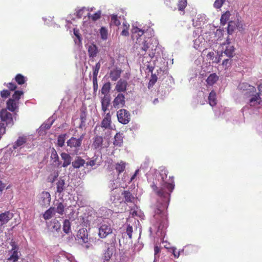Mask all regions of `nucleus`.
I'll list each match as a JSON object with an SVG mask.
<instances>
[{
  "label": "nucleus",
  "instance_id": "nucleus-34",
  "mask_svg": "<svg viewBox=\"0 0 262 262\" xmlns=\"http://www.w3.org/2000/svg\"><path fill=\"white\" fill-rule=\"evenodd\" d=\"M140 53L142 55H145L146 53L147 52V51L149 50L150 48V45L149 43L147 42V41L144 40L143 41L141 45H140Z\"/></svg>",
  "mask_w": 262,
  "mask_h": 262
},
{
  "label": "nucleus",
  "instance_id": "nucleus-22",
  "mask_svg": "<svg viewBox=\"0 0 262 262\" xmlns=\"http://www.w3.org/2000/svg\"><path fill=\"white\" fill-rule=\"evenodd\" d=\"M122 195L125 200V203H134L135 200V197L132 193L128 190H124L122 192Z\"/></svg>",
  "mask_w": 262,
  "mask_h": 262
},
{
  "label": "nucleus",
  "instance_id": "nucleus-50",
  "mask_svg": "<svg viewBox=\"0 0 262 262\" xmlns=\"http://www.w3.org/2000/svg\"><path fill=\"white\" fill-rule=\"evenodd\" d=\"M123 26H124V28L122 31V32L121 33V35L122 36H127L129 35V33H128V30L129 25H126V24H125V23H123Z\"/></svg>",
  "mask_w": 262,
  "mask_h": 262
},
{
  "label": "nucleus",
  "instance_id": "nucleus-9",
  "mask_svg": "<svg viewBox=\"0 0 262 262\" xmlns=\"http://www.w3.org/2000/svg\"><path fill=\"white\" fill-rule=\"evenodd\" d=\"M51 200L50 193L47 191H43L40 195L39 201L41 206L47 207L50 204Z\"/></svg>",
  "mask_w": 262,
  "mask_h": 262
},
{
  "label": "nucleus",
  "instance_id": "nucleus-60",
  "mask_svg": "<svg viewBox=\"0 0 262 262\" xmlns=\"http://www.w3.org/2000/svg\"><path fill=\"white\" fill-rule=\"evenodd\" d=\"M139 172V170H136L135 171V173L134 174V175L130 179V181H132L136 177L137 174H138Z\"/></svg>",
  "mask_w": 262,
  "mask_h": 262
},
{
  "label": "nucleus",
  "instance_id": "nucleus-2",
  "mask_svg": "<svg viewBox=\"0 0 262 262\" xmlns=\"http://www.w3.org/2000/svg\"><path fill=\"white\" fill-rule=\"evenodd\" d=\"M0 118L2 123H5L7 126H12L14 125V120L12 117V114L8 112L6 109H3L0 112Z\"/></svg>",
  "mask_w": 262,
  "mask_h": 262
},
{
  "label": "nucleus",
  "instance_id": "nucleus-62",
  "mask_svg": "<svg viewBox=\"0 0 262 262\" xmlns=\"http://www.w3.org/2000/svg\"><path fill=\"white\" fill-rule=\"evenodd\" d=\"M173 254L174 255L175 257H179V253L177 252L176 250H173Z\"/></svg>",
  "mask_w": 262,
  "mask_h": 262
},
{
  "label": "nucleus",
  "instance_id": "nucleus-26",
  "mask_svg": "<svg viewBox=\"0 0 262 262\" xmlns=\"http://www.w3.org/2000/svg\"><path fill=\"white\" fill-rule=\"evenodd\" d=\"M219 80V76L215 73L211 74L207 78L206 81L207 85H212Z\"/></svg>",
  "mask_w": 262,
  "mask_h": 262
},
{
  "label": "nucleus",
  "instance_id": "nucleus-8",
  "mask_svg": "<svg viewBox=\"0 0 262 262\" xmlns=\"http://www.w3.org/2000/svg\"><path fill=\"white\" fill-rule=\"evenodd\" d=\"M125 104V96L122 93H119L113 101V105L115 108L123 107L124 106Z\"/></svg>",
  "mask_w": 262,
  "mask_h": 262
},
{
  "label": "nucleus",
  "instance_id": "nucleus-6",
  "mask_svg": "<svg viewBox=\"0 0 262 262\" xmlns=\"http://www.w3.org/2000/svg\"><path fill=\"white\" fill-rule=\"evenodd\" d=\"M85 134H82L78 138L76 137H71L67 141V145L71 148H79L82 144V141L85 136Z\"/></svg>",
  "mask_w": 262,
  "mask_h": 262
},
{
  "label": "nucleus",
  "instance_id": "nucleus-41",
  "mask_svg": "<svg viewBox=\"0 0 262 262\" xmlns=\"http://www.w3.org/2000/svg\"><path fill=\"white\" fill-rule=\"evenodd\" d=\"M63 230L66 233H69L71 230V223L68 220H65L63 224Z\"/></svg>",
  "mask_w": 262,
  "mask_h": 262
},
{
  "label": "nucleus",
  "instance_id": "nucleus-21",
  "mask_svg": "<svg viewBox=\"0 0 262 262\" xmlns=\"http://www.w3.org/2000/svg\"><path fill=\"white\" fill-rule=\"evenodd\" d=\"M27 138L26 136H19L17 140L13 144V149H17L18 147L24 145L27 142Z\"/></svg>",
  "mask_w": 262,
  "mask_h": 262
},
{
  "label": "nucleus",
  "instance_id": "nucleus-5",
  "mask_svg": "<svg viewBox=\"0 0 262 262\" xmlns=\"http://www.w3.org/2000/svg\"><path fill=\"white\" fill-rule=\"evenodd\" d=\"M77 239L82 243L86 244L85 246L86 249H89L91 247L89 243V238L88 237V231L86 229L82 228L78 230L77 234Z\"/></svg>",
  "mask_w": 262,
  "mask_h": 262
},
{
  "label": "nucleus",
  "instance_id": "nucleus-39",
  "mask_svg": "<svg viewBox=\"0 0 262 262\" xmlns=\"http://www.w3.org/2000/svg\"><path fill=\"white\" fill-rule=\"evenodd\" d=\"M125 168V163L121 161L120 163H117L116 164L115 169L119 174L122 172Z\"/></svg>",
  "mask_w": 262,
  "mask_h": 262
},
{
  "label": "nucleus",
  "instance_id": "nucleus-59",
  "mask_svg": "<svg viewBox=\"0 0 262 262\" xmlns=\"http://www.w3.org/2000/svg\"><path fill=\"white\" fill-rule=\"evenodd\" d=\"M6 185L4 183L0 181V193L5 189Z\"/></svg>",
  "mask_w": 262,
  "mask_h": 262
},
{
  "label": "nucleus",
  "instance_id": "nucleus-14",
  "mask_svg": "<svg viewBox=\"0 0 262 262\" xmlns=\"http://www.w3.org/2000/svg\"><path fill=\"white\" fill-rule=\"evenodd\" d=\"M110 96L109 95H105L101 98V103L102 106V110L104 113L106 111L108 110V106L110 105Z\"/></svg>",
  "mask_w": 262,
  "mask_h": 262
},
{
  "label": "nucleus",
  "instance_id": "nucleus-48",
  "mask_svg": "<svg viewBox=\"0 0 262 262\" xmlns=\"http://www.w3.org/2000/svg\"><path fill=\"white\" fill-rule=\"evenodd\" d=\"M100 33L101 35V38L105 40L107 38V30L104 27L101 28L100 30Z\"/></svg>",
  "mask_w": 262,
  "mask_h": 262
},
{
  "label": "nucleus",
  "instance_id": "nucleus-23",
  "mask_svg": "<svg viewBox=\"0 0 262 262\" xmlns=\"http://www.w3.org/2000/svg\"><path fill=\"white\" fill-rule=\"evenodd\" d=\"M60 156L61 159L63 160L62 166L63 167H67L71 163L72 158L71 156L69 154L66 152L61 153Z\"/></svg>",
  "mask_w": 262,
  "mask_h": 262
},
{
  "label": "nucleus",
  "instance_id": "nucleus-10",
  "mask_svg": "<svg viewBox=\"0 0 262 262\" xmlns=\"http://www.w3.org/2000/svg\"><path fill=\"white\" fill-rule=\"evenodd\" d=\"M10 244L12 247L10 251L11 253V255L8 258V260L12 262H16L18 259V247L14 242H11Z\"/></svg>",
  "mask_w": 262,
  "mask_h": 262
},
{
  "label": "nucleus",
  "instance_id": "nucleus-51",
  "mask_svg": "<svg viewBox=\"0 0 262 262\" xmlns=\"http://www.w3.org/2000/svg\"><path fill=\"white\" fill-rule=\"evenodd\" d=\"M126 233L128 237L131 239L132 238V233L133 232V227L130 225H128L126 228Z\"/></svg>",
  "mask_w": 262,
  "mask_h": 262
},
{
  "label": "nucleus",
  "instance_id": "nucleus-13",
  "mask_svg": "<svg viewBox=\"0 0 262 262\" xmlns=\"http://www.w3.org/2000/svg\"><path fill=\"white\" fill-rule=\"evenodd\" d=\"M252 97L249 99V104L251 106H255L259 105L261 102V98L259 93H256L254 95L252 94Z\"/></svg>",
  "mask_w": 262,
  "mask_h": 262
},
{
  "label": "nucleus",
  "instance_id": "nucleus-27",
  "mask_svg": "<svg viewBox=\"0 0 262 262\" xmlns=\"http://www.w3.org/2000/svg\"><path fill=\"white\" fill-rule=\"evenodd\" d=\"M123 136L122 134L118 133L114 137V141L113 143L114 145L117 146H121L123 143Z\"/></svg>",
  "mask_w": 262,
  "mask_h": 262
},
{
  "label": "nucleus",
  "instance_id": "nucleus-20",
  "mask_svg": "<svg viewBox=\"0 0 262 262\" xmlns=\"http://www.w3.org/2000/svg\"><path fill=\"white\" fill-rule=\"evenodd\" d=\"M122 71L120 69L115 68L110 72V77L113 81H116L120 78Z\"/></svg>",
  "mask_w": 262,
  "mask_h": 262
},
{
  "label": "nucleus",
  "instance_id": "nucleus-4",
  "mask_svg": "<svg viewBox=\"0 0 262 262\" xmlns=\"http://www.w3.org/2000/svg\"><path fill=\"white\" fill-rule=\"evenodd\" d=\"M118 121L123 124H127L130 120V115L129 112L125 109H121L117 112Z\"/></svg>",
  "mask_w": 262,
  "mask_h": 262
},
{
  "label": "nucleus",
  "instance_id": "nucleus-12",
  "mask_svg": "<svg viewBox=\"0 0 262 262\" xmlns=\"http://www.w3.org/2000/svg\"><path fill=\"white\" fill-rule=\"evenodd\" d=\"M103 138L102 136L96 135L93 139L92 147L94 149L100 150L102 147Z\"/></svg>",
  "mask_w": 262,
  "mask_h": 262
},
{
  "label": "nucleus",
  "instance_id": "nucleus-18",
  "mask_svg": "<svg viewBox=\"0 0 262 262\" xmlns=\"http://www.w3.org/2000/svg\"><path fill=\"white\" fill-rule=\"evenodd\" d=\"M19 102L10 98L7 101V108L11 112H14L18 109Z\"/></svg>",
  "mask_w": 262,
  "mask_h": 262
},
{
  "label": "nucleus",
  "instance_id": "nucleus-37",
  "mask_svg": "<svg viewBox=\"0 0 262 262\" xmlns=\"http://www.w3.org/2000/svg\"><path fill=\"white\" fill-rule=\"evenodd\" d=\"M111 89V83L108 82L103 84L102 88H101V93L105 95H108V93L110 92Z\"/></svg>",
  "mask_w": 262,
  "mask_h": 262
},
{
  "label": "nucleus",
  "instance_id": "nucleus-45",
  "mask_svg": "<svg viewBox=\"0 0 262 262\" xmlns=\"http://www.w3.org/2000/svg\"><path fill=\"white\" fill-rule=\"evenodd\" d=\"M101 67V63L100 61L97 62L95 66L93 68V77H97V75L99 72V71Z\"/></svg>",
  "mask_w": 262,
  "mask_h": 262
},
{
  "label": "nucleus",
  "instance_id": "nucleus-3",
  "mask_svg": "<svg viewBox=\"0 0 262 262\" xmlns=\"http://www.w3.org/2000/svg\"><path fill=\"white\" fill-rule=\"evenodd\" d=\"M238 88L242 91L245 98H248L252 94L255 93L256 89L254 86L250 85L247 82L239 83Z\"/></svg>",
  "mask_w": 262,
  "mask_h": 262
},
{
  "label": "nucleus",
  "instance_id": "nucleus-56",
  "mask_svg": "<svg viewBox=\"0 0 262 262\" xmlns=\"http://www.w3.org/2000/svg\"><path fill=\"white\" fill-rule=\"evenodd\" d=\"M87 166H93L96 164V161L94 160H90L86 163Z\"/></svg>",
  "mask_w": 262,
  "mask_h": 262
},
{
  "label": "nucleus",
  "instance_id": "nucleus-64",
  "mask_svg": "<svg viewBox=\"0 0 262 262\" xmlns=\"http://www.w3.org/2000/svg\"><path fill=\"white\" fill-rule=\"evenodd\" d=\"M158 102H159V100H158V98H156V99H155L154 100V101H153V103H154V104H157V103H158Z\"/></svg>",
  "mask_w": 262,
  "mask_h": 262
},
{
  "label": "nucleus",
  "instance_id": "nucleus-35",
  "mask_svg": "<svg viewBox=\"0 0 262 262\" xmlns=\"http://www.w3.org/2000/svg\"><path fill=\"white\" fill-rule=\"evenodd\" d=\"M50 226L53 229L58 231L60 229L61 225L56 219H54L50 222Z\"/></svg>",
  "mask_w": 262,
  "mask_h": 262
},
{
  "label": "nucleus",
  "instance_id": "nucleus-11",
  "mask_svg": "<svg viewBox=\"0 0 262 262\" xmlns=\"http://www.w3.org/2000/svg\"><path fill=\"white\" fill-rule=\"evenodd\" d=\"M13 217V213L10 211H5L0 214V226L6 224Z\"/></svg>",
  "mask_w": 262,
  "mask_h": 262
},
{
  "label": "nucleus",
  "instance_id": "nucleus-17",
  "mask_svg": "<svg viewBox=\"0 0 262 262\" xmlns=\"http://www.w3.org/2000/svg\"><path fill=\"white\" fill-rule=\"evenodd\" d=\"M66 207V206L63 202L57 201V202L54 204V207H55V213L56 212L59 215H62L64 213Z\"/></svg>",
  "mask_w": 262,
  "mask_h": 262
},
{
  "label": "nucleus",
  "instance_id": "nucleus-40",
  "mask_svg": "<svg viewBox=\"0 0 262 262\" xmlns=\"http://www.w3.org/2000/svg\"><path fill=\"white\" fill-rule=\"evenodd\" d=\"M187 5V0H179L178 3L179 11H184Z\"/></svg>",
  "mask_w": 262,
  "mask_h": 262
},
{
  "label": "nucleus",
  "instance_id": "nucleus-61",
  "mask_svg": "<svg viewBox=\"0 0 262 262\" xmlns=\"http://www.w3.org/2000/svg\"><path fill=\"white\" fill-rule=\"evenodd\" d=\"M257 89H258V90L259 93L262 92V84L261 83H260L257 85Z\"/></svg>",
  "mask_w": 262,
  "mask_h": 262
},
{
  "label": "nucleus",
  "instance_id": "nucleus-63",
  "mask_svg": "<svg viewBox=\"0 0 262 262\" xmlns=\"http://www.w3.org/2000/svg\"><path fill=\"white\" fill-rule=\"evenodd\" d=\"M229 61V59H225L223 60L222 64L223 65H226Z\"/></svg>",
  "mask_w": 262,
  "mask_h": 262
},
{
  "label": "nucleus",
  "instance_id": "nucleus-25",
  "mask_svg": "<svg viewBox=\"0 0 262 262\" xmlns=\"http://www.w3.org/2000/svg\"><path fill=\"white\" fill-rule=\"evenodd\" d=\"M55 214V207H51L45 212L43 218L45 220H48L51 219Z\"/></svg>",
  "mask_w": 262,
  "mask_h": 262
},
{
  "label": "nucleus",
  "instance_id": "nucleus-54",
  "mask_svg": "<svg viewBox=\"0 0 262 262\" xmlns=\"http://www.w3.org/2000/svg\"><path fill=\"white\" fill-rule=\"evenodd\" d=\"M10 96V92L9 90H3L1 92V96L2 98H6Z\"/></svg>",
  "mask_w": 262,
  "mask_h": 262
},
{
  "label": "nucleus",
  "instance_id": "nucleus-1",
  "mask_svg": "<svg viewBox=\"0 0 262 262\" xmlns=\"http://www.w3.org/2000/svg\"><path fill=\"white\" fill-rule=\"evenodd\" d=\"M168 170L163 168L160 169V174L162 183L158 187L153 184L151 187L154 192L159 197L154 210V219L159 230L166 228L168 225L167 208L170 199V194L174 188L173 177L167 179Z\"/></svg>",
  "mask_w": 262,
  "mask_h": 262
},
{
  "label": "nucleus",
  "instance_id": "nucleus-52",
  "mask_svg": "<svg viewBox=\"0 0 262 262\" xmlns=\"http://www.w3.org/2000/svg\"><path fill=\"white\" fill-rule=\"evenodd\" d=\"M10 91H14L16 88L17 86L15 83L13 82H9L8 83L4 84Z\"/></svg>",
  "mask_w": 262,
  "mask_h": 262
},
{
  "label": "nucleus",
  "instance_id": "nucleus-42",
  "mask_svg": "<svg viewBox=\"0 0 262 262\" xmlns=\"http://www.w3.org/2000/svg\"><path fill=\"white\" fill-rule=\"evenodd\" d=\"M24 92L22 91H15L13 94L11 99L15 100L19 102L20 97L23 95Z\"/></svg>",
  "mask_w": 262,
  "mask_h": 262
},
{
  "label": "nucleus",
  "instance_id": "nucleus-57",
  "mask_svg": "<svg viewBox=\"0 0 262 262\" xmlns=\"http://www.w3.org/2000/svg\"><path fill=\"white\" fill-rule=\"evenodd\" d=\"M214 56V53L213 52H209L208 53L207 55V57L209 59H213Z\"/></svg>",
  "mask_w": 262,
  "mask_h": 262
},
{
  "label": "nucleus",
  "instance_id": "nucleus-30",
  "mask_svg": "<svg viewBox=\"0 0 262 262\" xmlns=\"http://www.w3.org/2000/svg\"><path fill=\"white\" fill-rule=\"evenodd\" d=\"M51 159L53 160V163H55L58 166L61 164V162L59 160L58 154L54 148H53L52 150Z\"/></svg>",
  "mask_w": 262,
  "mask_h": 262
},
{
  "label": "nucleus",
  "instance_id": "nucleus-19",
  "mask_svg": "<svg viewBox=\"0 0 262 262\" xmlns=\"http://www.w3.org/2000/svg\"><path fill=\"white\" fill-rule=\"evenodd\" d=\"M86 111L85 108H81L80 110V123L78 126L79 128L82 129L85 126L86 120Z\"/></svg>",
  "mask_w": 262,
  "mask_h": 262
},
{
  "label": "nucleus",
  "instance_id": "nucleus-28",
  "mask_svg": "<svg viewBox=\"0 0 262 262\" xmlns=\"http://www.w3.org/2000/svg\"><path fill=\"white\" fill-rule=\"evenodd\" d=\"M88 53L90 57H96L98 53V49L95 45L92 44L89 47Z\"/></svg>",
  "mask_w": 262,
  "mask_h": 262
},
{
  "label": "nucleus",
  "instance_id": "nucleus-49",
  "mask_svg": "<svg viewBox=\"0 0 262 262\" xmlns=\"http://www.w3.org/2000/svg\"><path fill=\"white\" fill-rule=\"evenodd\" d=\"M226 1V0H215L213 4L214 7L216 9L221 8Z\"/></svg>",
  "mask_w": 262,
  "mask_h": 262
},
{
  "label": "nucleus",
  "instance_id": "nucleus-31",
  "mask_svg": "<svg viewBox=\"0 0 262 262\" xmlns=\"http://www.w3.org/2000/svg\"><path fill=\"white\" fill-rule=\"evenodd\" d=\"M234 52V48L228 43L226 46V49L224 53L229 57H233Z\"/></svg>",
  "mask_w": 262,
  "mask_h": 262
},
{
  "label": "nucleus",
  "instance_id": "nucleus-47",
  "mask_svg": "<svg viewBox=\"0 0 262 262\" xmlns=\"http://www.w3.org/2000/svg\"><path fill=\"white\" fill-rule=\"evenodd\" d=\"M157 77L155 74H151L150 79L148 83V88L150 89V88L152 87L157 82Z\"/></svg>",
  "mask_w": 262,
  "mask_h": 262
},
{
  "label": "nucleus",
  "instance_id": "nucleus-58",
  "mask_svg": "<svg viewBox=\"0 0 262 262\" xmlns=\"http://www.w3.org/2000/svg\"><path fill=\"white\" fill-rule=\"evenodd\" d=\"M160 251V248L158 246H155L154 247V252H155V255L159 253Z\"/></svg>",
  "mask_w": 262,
  "mask_h": 262
},
{
  "label": "nucleus",
  "instance_id": "nucleus-32",
  "mask_svg": "<svg viewBox=\"0 0 262 262\" xmlns=\"http://www.w3.org/2000/svg\"><path fill=\"white\" fill-rule=\"evenodd\" d=\"M65 182L64 180L60 179L56 183L57 192L61 193L65 189Z\"/></svg>",
  "mask_w": 262,
  "mask_h": 262
},
{
  "label": "nucleus",
  "instance_id": "nucleus-55",
  "mask_svg": "<svg viewBox=\"0 0 262 262\" xmlns=\"http://www.w3.org/2000/svg\"><path fill=\"white\" fill-rule=\"evenodd\" d=\"M93 89L95 92H96L98 90V81H97V77H93Z\"/></svg>",
  "mask_w": 262,
  "mask_h": 262
},
{
  "label": "nucleus",
  "instance_id": "nucleus-46",
  "mask_svg": "<svg viewBox=\"0 0 262 262\" xmlns=\"http://www.w3.org/2000/svg\"><path fill=\"white\" fill-rule=\"evenodd\" d=\"M58 172L55 171L51 173L48 177V181L49 182L53 183L58 177Z\"/></svg>",
  "mask_w": 262,
  "mask_h": 262
},
{
  "label": "nucleus",
  "instance_id": "nucleus-24",
  "mask_svg": "<svg viewBox=\"0 0 262 262\" xmlns=\"http://www.w3.org/2000/svg\"><path fill=\"white\" fill-rule=\"evenodd\" d=\"M85 162L80 157H77L76 159L72 163V166L74 168H79L84 165Z\"/></svg>",
  "mask_w": 262,
  "mask_h": 262
},
{
  "label": "nucleus",
  "instance_id": "nucleus-7",
  "mask_svg": "<svg viewBox=\"0 0 262 262\" xmlns=\"http://www.w3.org/2000/svg\"><path fill=\"white\" fill-rule=\"evenodd\" d=\"M112 232L113 229L110 224H102L99 228L98 236L100 238H104Z\"/></svg>",
  "mask_w": 262,
  "mask_h": 262
},
{
  "label": "nucleus",
  "instance_id": "nucleus-16",
  "mask_svg": "<svg viewBox=\"0 0 262 262\" xmlns=\"http://www.w3.org/2000/svg\"><path fill=\"white\" fill-rule=\"evenodd\" d=\"M127 82L125 80L120 79L117 83L115 90L119 93L125 92L126 91Z\"/></svg>",
  "mask_w": 262,
  "mask_h": 262
},
{
  "label": "nucleus",
  "instance_id": "nucleus-44",
  "mask_svg": "<svg viewBox=\"0 0 262 262\" xmlns=\"http://www.w3.org/2000/svg\"><path fill=\"white\" fill-rule=\"evenodd\" d=\"M66 134L60 135L58 136L57 139V144L60 147H62L64 145L66 140Z\"/></svg>",
  "mask_w": 262,
  "mask_h": 262
},
{
  "label": "nucleus",
  "instance_id": "nucleus-38",
  "mask_svg": "<svg viewBox=\"0 0 262 262\" xmlns=\"http://www.w3.org/2000/svg\"><path fill=\"white\" fill-rule=\"evenodd\" d=\"M230 16V13L229 11H227L223 14L221 17V23L223 25H225L226 23L228 21L229 17Z\"/></svg>",
  "mask_w": 262,
  "mask_h": 262
},
{
  "label": "nucleus",
  "instance_id": "nucleus-43",
  "mask_svg": "<svg viewBox=\"0 0 262 262\" xmlns=\"http://www.w3.org/2000/svg\"><path fill=\"white\" fill-rule=\"evenodd\" d=\"M111 25H114L116 26H119L120 25V20L118 19V16L116 14H113L111 15Z\"/></svg>",
  "mask_w": 262,
  "mask_h": 262
},
{
  "label": "nucleus",
  "instance_id": "nucleus-15",
  "mask_svg": "<svg viewBox=\"0 0 262 262\" xmlns=\"http://www.w3.org/2000/svg\"><path fill=\"white\" fill-rule=\"evenodd\" d=\"M111 116L110 112H108L106 114L105 117L103 119L101 123V126L105 129L111 128Z\"/></svg>",
  "mask_w": 262,
  "mask_h": 262
},
{
  "label": "nucleus",
  "instance_id": "nucleus-29",
  "mask_svg": "<svg viewBox=\"0 0 262 262\" xmlns=\"http://www.w3.org/2000/svg\"><path fill=\"white\" fill-rule=\"evenodd\" d=\"M208 102L209 104L212 106L216 104V93L214 91H212L209 93L208 96Z\"/></svg>",
  "mask_w": 262,
  "mask_h": 262
},
{
  "label": "nucleus",
  "instance_id": "nucleus-33",
  "mask_svg": "<svg viewBox=\"0 0 262 262\" xmlns=\"http://www.w3.org/2000/svg\"><path fill=\"white\" fill-rule=\"evenodd\" d=\"M144 33V31L138 28H135L133 29L132 37L134 39L135 37L138 39L139 37L142 36Z\"/></svg>",
  "mask_w": 262,
  "mask_h": 262
},
{
  "label": "nucleus",
  "instance_id": "nucleus-36",
  "mask_svg": "<svg viewBox=\"0 0 262 262\" xmlns=\"http://www.w3.org/2000/svg\"><path fill=\"white\" fill-rule=\"evenodd\" d=\"M15 81L19 85L24 84L26 81V78L21 74H17L15 77Z\"/></svg>",
  "mask_w": 262,
  "mask_h": 262
},
{
  "label": "nucleus",
  "instance_id": "nucleus-53",
  "mask_svg": "<svg viewBox=\"0 0 262 262\" xmlns=\"http://www.w3.org/2000/svg\"><path fill=\"white\" fill-rule=\"evenodd\" d=\"M101 11H98L97 12H96V13H95L92 16V19L93 20V21H96V20H97L98 19H99V18H100L101 17Z\"/></svg>",
  "mask_w": 262,
  "mask_h": 262
}]
</instances>
